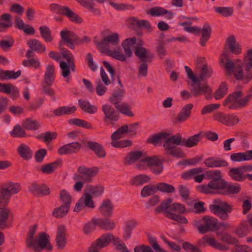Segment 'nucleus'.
I'll return each instance as SVG.
<instances>
[{
    "label": "nucleus",
    "instance_id": "49",
    "mask_svg": "<svg viewBox=\"0 0 252 252\" xmlns=\"http://www.w3.org/2000/svg\"><path fill=\"white\" fill-rule=\"evenodd\" d=\"M69 208V207L62 204L54 209L52 215L55 218L58 219L63 218L67 214Z\"/></svg>",
    "mask_w": 252,
    "mask_h": 252
},
{
    "label": "nucleus",
    "instance_id": "12",
    "mask_svg": "<svg viewBox=\"0 0 252 252\" xmlns=\"http://www.w3.org/2000/svg\"><path fill=\"white\" fill-rule=\"evenodd\" d=\"M172 138V136H170V134L168 133L161 132L159 133L154 135L153 136L149 137L147 141L149 143H152L155 146H157L158 143H160L162 140H164V142L163 145V147L164 149L165 154L172 156V154L170 153L171 150H169L167 148L168 147L167 142L169 140Z\"/></svg>",
    "mask_w": 252,
    "mask_h": 252
},
{
    "label": "nucleus",
    "instance_id": "37",
    "mask_svg": "<svg viewBox=\"0 0 252 252\" xmlns=\"http://www.w3.org/2000/svg\"><path fill=\"white\" fill-rule=\"evenodd\" d=\"M216 235L219 240L223 243L230 245H236L238 243V239L228 233L218 231L216 233Z\"/></svg>",
    "mask_w": 252,
    "mask_h": 252
},
{
    "label": "nucleus",
    "instance_id": "54",
    "mask_svg": "<svg viewBox=\"0 0 252 252\" xmlns=\"http://www.w3.org/2000/svg\"><path fill=\"white\" fill-rule=\"evenodd\" d=\"M40 126L38 122L30 119H26L22 123V126L28 130H36L39 128Z\"/></svg>",
    "mask_w": 252,
    "mask_h": 252
},
{
    "label": "nucleus",
    "instance_id": "45",
    "mask_svg": "<svg viewBox=\"0 0 252 252\" xmlns=\"http://www.w3.org/2000/svg\"><path fill=\"white\" fill-rule=\"evenodd\" d=\"M129 23L133 25H137L141 28L146 29L149 32H151L153 30L151 24L146 20H139L135 17H131L129 19Z\"/></svg>",
    "mask_w": 252,
    "mask_h": 252
},
{
    "label": "nucleus",
    "instance_id": "26",
    "mask_svg": "<svg viewBox=\"0 0 252 252\" xmlns=\"http://www.w3.org/2000/svg\"><path fill=\"white\" fill-rule=\"evenodd\" d=\"M29 190L35 195H46L50 193L49 189L44 184L32 183L29 188Z\"/></svg>",
    "mask_w": 252,
    "mask_h": 252
},
{
    "label": "nucleus",
    "instance_id": "58",
    "mask_svg": "<svg viewBox=\"0 0 252 252\" xmlns=\"http://www.w3.org/2000/svg\"><path fill=\"white\" fill-rule=\"evenodd\" d=\"M10 196L6 189L1 186L0 189V208L6 206L9 201Z\"/></svg>",
    "mask_w": 252,
    "mask_h": 252
},
{
    "label": "nucleus",
    "instance_id": "55",
    "mask_svg": "<svg viewBox=\"0 0 252 252\" xmlns=\"http://www.w3.org/2000/svg\"><path fill=\"white\" fill-rule=\"evenodd\" d=\"M57 136V133L56 132L46 131L37 135V138L43 140L46 143H49L53 140L55 139Z\"/></svg>",
    "mask_w": 252,
    "mask_h": 252
},
{
    "label": "nucleus",
    "instance_id": "23",
    "mask_svg": "<svg viewBox=\"0 0 252 252\" xmlns=\"http://www.w3.org/2000/svg\"><path fill=\"white\" fill-rule=\"evenodd\" d=\"M81 144L79 142H72L64 145L58 149L59 155H70L76 153L81 149Z\"/></svg>",
    "mask_w": 252,
    "mask_h": 252
},
{
    "label": "nucleus",
    "instance_id": "10",
    "mask_svg": "<svg viewBox=\"0 0 252 252\" xmlns=\"http://www.w3.org/2000/svg\"><path fill=\"white\" fill-rule=\"evenodd\" d=\"M49 9L55 13L66 16L73 22L81 23L83 22L82 19L67 6L52 3L50 4Z\"/></svg>",
    "mask_w": 252,
    "mask_h": 252
},
{
    "label": "nucleus",
    "instance_id": "41",
    "mask_svg": "<svg viewBox=\"0 0 252 252\" xmlns=\"http://www.w3.org/2000/svg\"><path fill=\"white\" fill-rule=\"evenodd\" d=\"M125 93V91L124 89H119L114 92L111 96L109 97V101L112 104H113L116 108L117 107V105H120L119 103L124 96Z\"/></svg>",
    "mask_w": 252,
    "mask_h": 252
},
{
    "label": "nucleus",
    "instance_id": "39",
    "mask_svg": "<svg viewBox=\"0 0 252 252\" xmlns=\"http://www.w3.org/2000/svg\"><path fill=\"white\" fill-rule=\"evenodd\" d=\"M173 200L171 198H168L162 202L161 205L155 209L157 213H160L161 211H163L166 214V217L168 218L169 214L172 213L170 211V207L172 205Z\"/></svg>",
    "mask_w": 252,
    "mask_h": 252
},
{
    "label": "nucleus",
    "instance_id": "61",
    "mask_svg": "<svg viewBox=\"0 0 252 252\" xmlns=\"http://www.w3.org/2000/svg\"><path fill=\"white\" fill-rule=\"evenodd\" d=\"M69 123L70 125L76 126L88 129H92L93 126L91 124L83 120L79 119H73L69 120Z\"/></svg>",
    "mask_w": 252,
    "mask_h": 252
},
{
    "label": "nucleus",
    "instance_id": "42",
    "mask_svg": "<svg viewBox=\"0 0 252 252\" xmlns=\"http://www.w3.org/2000/svg\"><path fill=\"white\" fill-rule=\"evenodd\" d=\"M78 104L81 109L87 113L93 114L97 111V107L95 105H92L88 101L79 99Z\"/></svg>",
    "mask_w": 252,
    "mask_h": 252
},
{
    "label": "nucleus",
    "instance_id": "22",
    "mask_svg": "<svg viewBox=\"0 0 252 252\" xmlns=\"http://www.w3.org/2000/svg\"><path fill=\"white\" fill-rule=\"evenodd\" d=\"M135 54L139 60V62H151L154 55L150 51L141 46H136L135 50Z\"/></svg>",
    "mask_w": 252,
    "mask_h": 252
},
{
    "label": "nucleus",
    "instance_id": "40",
    "mask_svg": "<svg viewBox=\"0 0 252 252\" xmlns=\"http://www.w3.org/2000/svg\"><path fill=\"white\" fill-rule=\"evenodd\" d=\"M0 32H3L12 26V16L9 13H4L0 17Z\"/></svg>",
    "mask_w": 252,
    "mask_h": 252
},
{
    "label": "nucleus",
    "instance_id": "52",
    "mask_svg": "<svg viewBox=\"0 0 252 252\" xmlns=\"http://www.w3.org/2000/svg\"><path fill=\"white\" fill-rule=\"evenodd\" d=\"M204 169L201 167H197L191 169L182 175V177L184 179H194V177L197 176L199 174L202 173Z\"/></svg>",
    "mask_w": 252,
    "mask_h": 252
},
{
    "label": "nucleus",
    "instance_id": "16",
    "mask_svg": "<svg viewBox=\"0 0 252 252\" xmlns=\"http://www.w3.org/2000/svg\"><path fill=\"white\" fill-rule=\"evenodd\" d=\"M214 119L223 125L232 126L239 122L238 117L234 114H225L222 112H218L214 115Z\"/></svg>",
    "mask_w": 252,
    "mask_h": 252
},
{
    "label": "nucleus",
    "instance_id": "38",
    "mask_svg": "<svg viewBox=\"0 0 252 252\" xmlns=\"http://www.w3.org/2000/svg\"><path fill=\"white\" fill-rule=\"evenodd\" d=\"M230 158L232 161L234 162H241L252 160L250 150L243 153L232 154Z\"/></svg>",
    "mask_w": 252,
    "mask_h": 252
},
{
    "label": "nucleus",
    "instance_id": "15",
    "mask_svg": "<svg viewBox=\"0 0 252 252\" xmlns=\"http://www.w3.org/2000/svg\"><path fill=\"white\" fill-rule=\"evenodd\" d=\"M61 41L60 47H61L62 42H63L66 46L71 49H75V44L77 42V35L71 31L64 29L60 32Z\"/></svg>",
    "mask_w": 252,
    "mask_h": 252
},
{
    "label": "nucleus",
    "instance_id": "62",
    "mask_svg": "<svg viewBox=\"0 0 252 252\" xmlns=\"http://www.w3.org/2000/svg\"><path fill=\"white\" fill-rule=\"evenodd\" d=\"M158 190L166 193H173L175 191V188L165 183H159L157 184Z\"/></svg>",
    "mask_w": 252,
    "mask_h": 252
},
{
    "label": "nucleus",
    "instance_id": "25",
    "mask_svg": "<svg viewBox=\"0 0 252 252\" xmlns=\"http://www.w3.org/2000/svg\"><path fill=\"white\" fill-rule=\"evenodd\" d=\"M203 226L201 228L200 233L204 234L209 231L215 230L216 222L218 220L209 216H205Z\"/></svg>",
    "mask_w": 252,
    "mask_h": 252
},
{
    "label": "nucleus",
    "instance_id": "9",
    "mask_svg": "<svg viewBox=\"0 0 252 252\" xmlns=\"http://www.w3.org/2000/svg\"><path fill=\"white\" fill-rule=\"evenodd\" d=\"M63 57L67 62V63L65 61H61L60 66L62 69V75L64 78L67 77L70 74V71H75V65L74 63V57L71 52L67 49H63L62 51Z\"/></svg>",
    "mask_w": 252,
    "mask_h": 252
},
{
    "label": "nucleus",
    "instance_id": "33",
    "mask_svg": "<svg viewBox=\"0 0 252 252\" xmlns=\"http://www.w3.org/2000/svg\"><path fill=\"white\" fill-rule=\"evenodd\" d=\"M10 214V210L5 206L0 208V229L3 230L8 227L7 221Z\"/></svg>",
    "mask_w": 252,
    "mask_h": 252
},
{
    "label": "nucleus",
    "instance_id": "2",
    "mask_svg": "<svg viewBox=\"0 0 252 252\" xmlns=\"http://www.w3.org/2000/svg\"><path fill=\"white\" fill-rule=\"evenodd\" d=\"M199 134H196L190 136L187 139L183 138L181 134L177 133L172 136V138L169 140L167 148L171 150L170 153L172 156L176 158H182L185 157L184 153L181 149L177 147V146H182L188 148H191L197 145L199 142Z\"/></svg>",
    "mask_w": 252,
    "mask_h": 252
},
{
    "label": "nucleus",
    "instance_id": "44",
    "mask_svg": "<svg viewBox=\"0 0 252 252\" xmlns=\"http://www.w3.org/2000/svg\"><path fill=\"white\" fill-rule=\"evenodd\" d=\"M17 151L19 155L25 160H28L32 157V151L24 144H22L18 147Z\"/></svg>",
    "mask_w": 252,
    "mask_h": 252
},
{
    "label": "nucleus",
    "instance_id": "60",
    "mask_svg": "<svg viewBox=\"0 0 252 252\" xmlns=\"http://www.w3.org/2000/svg\"><path fill=\"white\" fill-rule=\"evenodd\" d=\"M228 174L231 178L236 181H242L244 179V177L239 167L231 168Z\"/></svg>",
    "mask_w": 252,
    "mask_h": 252
},
{
    "label": "nucleus",
    "instance_id": "1",
    "mask_svg": "<svg viewBox=\"0 0 252 252\" xmlns=\"http://www.w3.org/2000/svg\"><path fill=\"white\" fill-rule=\"evenodd\" d=\"M228 51L224 49L223 53L220 57V63L225 69V74L231 76L244 84L248 83L252 79V49L248 51L244 62L237 61L232 62L228 57Z\"/></svg>",
    "mask_w": 252,
    "mask_h": 252
},
{
    "label": "nucleus",
    "instance_id": "63",
    "mask_svg": "<svg viewBox=\"0 0 252 252\" xmlns=\"http://www.w3.org/2000/svg\"><path fill=\"white\" fill-rule=\"evenodd\" d=\"M88 190L92 197H98L102 195L104 191V187L101 185L95 186H89Z\"/></svg>",
    "mask_w": 252,
    "mask_h": 252
},
{
    "label": "nucleus",
    "instance_id": "32",
    "mask_svg": "<svg viewBox=\"0 0 252 252\" xmlns=\"http://www.w3.org/2000/svg\"><path fill=\"white\" fill-rule=\"evenodd\" d=\"M193 105L191 103L185 105L178 114L176 121L177 123H182L187 120L190 116L191 110Z\"/></svg>",
    "mask_w": 252,
    "mask_h": 252
},
{
    "label": "nucleus",
    "instance_id": "29",
    "mask_svg": "<svg viewBox=\"0 0 252 252\" xmlns=\"http://www.w3.org/2000/svg\"><path fill=\"white\" fill-rule=\"evenodd\" d=\"M55 78V66L48 64L46 67L44 75L43 83L47 86H52Z\"/></svg>",
    "mask_w": 252,
    "mask_h": 252
},
{
    "label": "nucleus",
    "instance_id": "4",
    "mask_svg": "<svg viewBox=\"0 0 252 252\" xmlns=\"http://www.w3.org/2000/svg\"><path fill=\"white\" fill-rule=\"evenodd\" d=\"M243 94L241 90L234 91L225 99L223 103V106L229 109H236L245 107L251 97L249 94L243 97Z\"/></svg>",
    "mask_w": 252,
    "mask_h": 252
},
{
    "label": "nucleus",
    "instance_id": "20",
    "mask_svg": "<svg viewBox=\"0 0 252 252\" xmlns=\"http://www.w3.org/2000/svg\"><path fill=\"white\" fill-rule=\"evenodd\" d=\"M34 242L38 248L37 250H34L36 252L41 251L45 248H47L48 250H51L52 249L51 245L49 244L48 236L44 232L39 233L38 239H35Z\"/></svg>",
    "mask_w": 252,
    "mask_h": 252
},
{
    "label": "nucleus",
    "instance_id": "31",
    "mask_svg": "<svg viewBox=\"0 0 252 252\" xmlns=\"http://www.w3.org/2000/svg\"><path fill=\"white\" fill-rule=\"evenodd\" d=\"M113 209V205L110 199L104 200L99 208L100 214L104 217H110Z\"/></svg>",
    "mask_w": 252,
    "mask_h": 252
},
{
    "label": "nucleus",
    "instance_id": "64",
    "mask_svg": "<svg viewBox=\"0 0 252 252\" xmlns=\"http://www.w3.org/2000/svg\"><path fill=\"white\" fill-rule=\"evenodd\" d=\"M248 226L246 222H242L236 228L235 233L239 237H243L248 233Z\"/></svg>",
    "mask_w": 252,
    "mask_h": 252
},
{
    "label": "nucleus",
    "instance_id": "35",
    "mask_svg": "<svg viewBox=\"0 0 252 252\" xmlns=\"http://www.w3.org/2000/svg\"><path fill=\"white\" fill-rule=\"evenodd\" d=\"M87 146L99 158L106 156L105 151L103 146L97 142L89 141L87 142Z\"/></svg>",
    "mask_w": 252,
    "mask_h": 252
},
{
    "label": "nucleus",
    "instance_id": "13",
    "mask_svg": "<svg viewBox=\"0 0 252 252\" xmlns=\"http://www.w3.org/2000/svg\"><path fill=\"white\" fill-rule=\"evenodd\" d=\"M241 189V188L240 185L232 184L226 182L224 180L216 191V194L223 195L237 194L240 192Z\"/></svg>",
    "mask_w": 252,
    "mask_h": 252
},
{
    "label": "nucleus",
    "instance_id": "19",
    "mask_svg": "<svg viewBox=\"0 0 252 252\" xmlns=\"http://www.w3.org/2000/svg\"><path fill=\"white\" fill-rule=\"evenodd\" d=\"M192 95L195 97L204 94L207 99H210L212 98V91L207 84L200 83L198 85H195L194 88L191 89Z\"/></svg>",
    "mask_w": 252,
    "mask_h": 252
},
{
    "label": "nucleus",
    "instance_id": "17",
    "mask_svg": "<svg viewBox=\"0 0 252 252\" xmlns=\"http://www.w3.org/2000/svg\"><path fill=\"white\" fill-rule=\"evenodd\" d=\"M199 244L201 246H205L207 244L221 251L226 252L229 250V247L218 242L215 238L208 235L204 236L199 241Z\"/></svg>",
    "mask_w": 252,
    "mask_h": 252
},
{
    "label": "nucleus",
    "instance_id": "24",
    "mask_svg": "<svg viewBox=\"0 0 252 252\" xmlns=\"http://www.w3.org/2000/svg\"><path fill=\"white\" fill-rule=\"evenodd\" d=\"M204 164L209 168H218L221 167H227L228 162L224 159L218 157H210L205 159Z\"/></svg>",
    "mask_w": 252,
    "mask_h": 252
},
{
    "label": "nucleus",
    "instance_id": "47",
    "mask_svg": "<svg viewBox=\"0 0 252 252\" xmlns=\"http://www.w3.org/2000/svg\"><path fill=\"white\" fill-rule=\"evenodd\" d=\"M62 162V160L59 159L53 162L44 164L42 166L41 171L42 173L45 174H51L61 164Z\"/></svg>",
    "mask_w": 252,
    "mask_h": 252
},
{
    "label": "nucleus",
    "instance_id": "59",
    "mask_svg": "<svg viewBox=\"0 0 252 252\" xmlns=\"http://www.w3.org/2000/svg\"><path fill=\"white\" fill-rule=\"evenodd\" d=\"M151 62H146L145 61L139 62L138 63L137 76L138 78L145 77L148 73V63Z\"/></svg>",
    "mask_w": 252,
    "mask_h": 252
},
{
    "label": "nucleus",
    "instance_id": "5",
    "mask_svg": "<svg viewBox=\"0 0 252 252\" xmlns=\"http://www.w3.org/2000/svg\"><path fill=\"white\" fill-rule=\"evenodd\" d=\"M209 209L221 220L225 221L228 220L229 214L232 211L233 206L227 201L217 198L213 200V203L209 206Z\"/></svg>",
    "mask_w": 252,
    "mask_h": 252
},
{
    "label": "nucleus",
    "instance_id": "46",
    "mask_svg": "<svg viewBox=\"0 0 252 252\" xmlns=\"http://www.w3.org/2000/svg\"><path fill=\"white\" fill-rule=\"evenodd\" d=\"M151 180L150 177L146 174H140L133 177L130 181V184L135 186H142L148 183Z\"/></svg>",
    "mask_w": 252,
    "mask_h": 252
},
{
    "label": "nucleus",
    "instance_id": "21",
    "mask_svg": "<svg viewBox=\"0 0 252 252\" xmlns=\"http://www.w3.org/2000/svg\"><path fill=\"white\" fill-rule=\"evenodd\" d=\"M146 13L152 16L158 17L166 15L165 17L167 19H171L174 16V13L171 11H168L163 7L155 6L147 10Z\"/></svg>",
    "mask_w": 252,
    "mask_h": 252
},
{
    "label": "nucleus",
    "instance_id": "36",
    "mask_svg": "<svg viewBox=\"0 0 252 252\" xmlns=\"http://www.w3.org/2000/svg\"><path fill=\"white\" fill-rule=\"evenodd\" d=\"M93 221L100 228L107 230H112L116 226L114 221L109 219L93 218Z\"/></svg>",
    "mask_w": 252,
    "mask_h": 252
},
{
    "label": "nucleus",
    "instance_id": "57",
    "mask_svg": "<svg viewBox=\"0 0 252 252\" xmlns=\"http://www.w3.org/2000/svg\"><path fill=\"white\" fill-rule=\"evenodd\" d=\"M60 200L62 204L70 207L71 202L72 201V197L70 193L66 190L63 189L60 193Z\"/></svg>",
    "mask_w": 252,
    "mask_h": 252
},
{
    "label": "nucleus",
    "instance_id": "28",
    "mask_svg": "<svg viewBox=\"0 0 252 252\" xmlns=\"http://www.w3.org/2000/svg\"><path fill=\"white\" fill-rule=\"evenodd\" d=\"M225 46L229 49L231 53L234 54L238 55L242 52L241 46L236 42L234 35H230L227 37L225 42Z\"/></svg>",
    "mask_w": 252,
    "mask_h": 252
},
{
    "label": "nucleus",
    "instance_id": "30",
    "mask_svg": "<svg viewBox=\"0 0 252 252\" xmlns=\"http://www.w3.org/2000/svg\"><path fill=\"white\" fill-rule=\"evenodd\" d=\"M142 153L140 151H133L127 154L124 159V163L126 165L133 164L142 157Z\"/></svg>",
    "mask_w": 252,
    "mask_h": 252
},
{
    "label": "nucleus",
    "instance_id": "53",
    "mask_svg": "<svg viewBox=\"0 0 252 252\" xmlns=\"http://www.w3.org/2000/svg\"><path fill=\"white\" fill-rule=\"evenodd\" d=\"M39 30L41 37L45 42H49L53 40V38L51 35V31L49 27L45 26H41L39 27Z\"/></svg>",
    "mask_w": 252,
    "mask_h": 252
},
{
    "label": "nucleus",
    "instance_id": "7",
    "mask_svg": "<svg viewBox=\"0 0 252 252\" xmlns=\"http://www.w3.org/2000/svg\"><path fill=\"white\" fill-rule=\"evenodd\" d=\"M112 241H113L117 249L119 245H121L123 243L121 242L119 237L114 236L111 233H105L92 244L89 248V252H99L101 248L107 246Z\"/></svg>",
    "mask_w": 252,
    "mask_h": 252
},
{
    "label": "nucleus",
    "instance_id": "50",
    "mask_svg": "<svg viewBox=\"0 0 252 252\" xmlns=\"http://www.w3.org/2000/svg\"><path fill=\"white\" fill-rule=\"evenodd\" d=\"M1 186L3 189H6V190L8 192L10 196L12 194H16L21 189V187L19 184L12 182L4 184Z\"/></svg>",
    "mask_w": 252,
    "mask_h": 252
},
{
    "label": "nucleus",
    "instance_id": "18",
    "mask_svg": "<svg viewBox=\"0 0 252 252\" xmlns=\"http://www.w3.org/2000/svg\"><path fill=\"white\" fill-rule=\"evenodd\" d=\"M102 110L104 114L103 121L106 123L109 124V121L116 122L119 120V114L111 106L104 104L102 106Z\"/></svg>",
    "mask_w": 252,
    "mask_h": 252
},
{
    "label": "nucleus",
    "instance_id": "6",
    "mask_svg": "<svg viewBox=\"0 0 252 252\" xmlns=\"http://www.w3.org/2000/svg\"><path fill=\"white\" fill-rule=\"evenodd\" d=\"M94 41L101 52L106 53L109 56L111 57V52H118V50H111L112 46H116L119 43V36L116 32L104 36L99 42L95 37Z\"/></svg>",
    "mask_w": 252,
    "mask_h": 252
},
{
    "label": "nucleus",
    "instance_id": "3",
    "mask_svg": "<svg viewBox=\"0 0 252 252\" xmlns=\"http://www.w3.org/2000/svg\"><path fill=\"white\" fill-rule=\"evenodd\" d=\"M206 175L207 178L211 180L207 184L198 185L197 187V190L204 194H216V191L224 180L222 178L221 171L218 170L208 171L206 172Z\"/></svg>",
    "mask_w": 252,
    "mask_h": 252
},
{
    "label": "nucleus",
    "instance_id": "48",
    "mask_svg": "<svg viewBox=\"0 0 252 252\" xmlns=\"http://www.w3.org/2000/svg\"><path fill=\"white\" fill-rule=\"evenodd\" d=\"M198 69L199 75L197 77L199 79V83L204 79L210 77L212 75V69L207 64L201 66Z\"/></svg>",
    "mask_w": 252,
    "mask_h": 252
},
{
    "label": "nucleus",
    "instance_id": "51",
    "mask_svg": "<svg viewBox=\"0 0 252 252\" xmlns=\"http://www.w3.org/2000/svg\"><path fill=\"white\" fill-rule=\"evenodd\" d=\"M36 225L31 228L28 232V236L26 240L27 246L29 248H32L34 250H37V246L34 242L33 236L35 233Z\"/></svg>",
    "mask_w": 252,
    "mask_h": 252
},
{
    "label": "nucleus",
    "instance_id": "56",
    "mask_svg": "<svg viewBox=\"0 0 252 252\" xmlns=\"http://www.w3.org/2000/svg\"><path fill=\"white\" fill-rule=\"evenodd\" d=\"M228 85L225 82H222L219 88L214 94V97L216 99L222 98L227 93Z\"/></svg>",
    "mask_w": 252,
    "mask_h": 252
},
{
    "label": "nucleus",
    "instance_id": "34",
    "mask_svg": "<svg viewBox=\"0 0 252 252\" xmlns=\"http://www.w3.org/2000/svg\"><path fill=\"white\" fill-rule=\"evenodd\" d=\"M200 32H201V37L200 39V44L201 46H204L211 37L212 28L210 25L207 23H205L203 28L200 29Z\"/></svg>",
    "mask_w": 252,
    "mask_h": 252
},
{
    "label": "nucleus",
    "instance_id": "8",
    "mask_svg": "<svg viewBox=\"0 0 252 252\" xmlns=\"http://www.w3.org/2000/svg\"><path fill=\"white\" fill-rule=\"evenodd\" d=\"M136 38L135 37L128 38L124 40L122 43V46L124 50L125 54L118 49L117 52H111V57L121 62L126 61L127 58H129L132 57V48L133 46L136 44Z\"/></svg>",
    "mask_w": 252,
    "mask_h": 252
},
{
    "label": "nucleus",
    "instance_id": "14",
    "mask_svg": "<svg viewBox=\"0 0 252 252\" xmlns=\"http://www.w3.org/2000/svg\"><path fill=\"white\" fill-rule=\"evenodd\" d=\"M92 195L89 193H84L76 203L73 211L79 212L86 207L93 209L95 208V205L92 199Z\"/></svg>",
    "mask_w": 252,
    "mask_h": 252
},
{
    "label": "nucleus",
    "instance_id": "43",
    "mask_svg": "<svg viewBox=\"0 0 252 252\" xmlns=\"http://www.w3.org/2000/svg\"><path fill=\"white\" fill-rule=\"evenodd\" d=\"M27 44L30 49L35 52L42 53L46 50L45 47L41 43L36 39H30L27 41Z\"/></svg>",
    "mask_w": 252,
    "mask_h": 252
},
{
    "label": "nucleus",
    "instance_id": "11",
    "mask_svg": "<svg viewBox=\"0 0 252 252\" xmlns=\"http://www.w3.org/2000/svg\"><path fill=\"white\" fill-rule=\"evenodd\" d=\"M78 174H75L73 177L74 181H83L88 183L93 181V178L97 174L98 170L96 167L88 168L85 166H80L77 169Z\"/></svg>",
    "mask_w": 252,
    "mask_h": 252
},
{
    "label": "nucleus",
    "instance_id": "27",
    "mask_svg": "<svg viewBox=\"0 0 252 252\" xmlns=\"http://www.w3.org/2000/svg\"><path fill=\"white\" fill-rule=\"evenodd\" d=\"M56 245L58 249H63L66 245V229L64 225L58 226L56 238Z\"/></svg>",
    "mask_w": 252,
    "mask_h": 252
}]
</instances>
